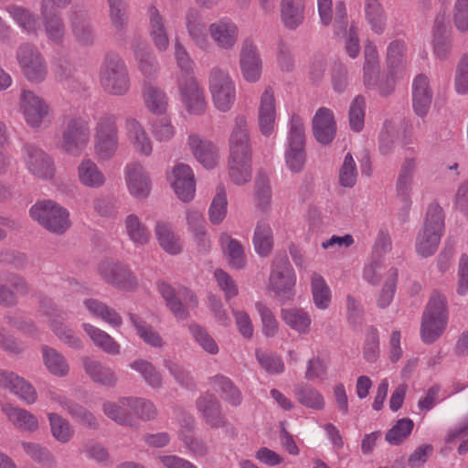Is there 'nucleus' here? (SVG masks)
Here are the masks:
<instances>
[{
    "mask_svg": "<svg viewBox=\"0 0 468 468\" xmlns=\"http://www.w3.org/2000/svg\"><path fill=\"white\" fill-rule=\"evenodd\" d=\"M229 176L237 185L251 178V146L248 120L243 115L235 118L229 137Z\"/></svg>",
    "mask_w": 468,
    "mask_h": 468,
    "instance_id": "f257e3e1",
    "label": "nucleus"
},
{
    "mask_svg": "<svg viewBox=\"0 0 468 468\" xmlns=\"http://www.w3.org/2000/svg\"><path fill=\"white\" fill-rule=\"evenodd\" d=\"M448 323L446 298L434 292L423 312L420 324V336L424 343L435 342L444 332Z\"/></svg>",
    "mask_w": 468,
    "mask_h": 468,
    "instance_id": "f03ea898",
    "label": "nucleus"
},
{
    "mask_svg": "<svg viewBox=\"0 0 468 468\" xmlns=\"http://www.w3.org/2000/svg\"><path fill=\"white\" fill-rule=\"evenodd\" d=\"M444 232V213L441 207H429L422 229L416 239V251L423 258L433 255Z\"/></svg>",
    "mask_w": 468,
    "mask_h": 468,
    "instance_id": "7ed1b4c3",
    "label": "nucleus"
},
{
    "mask_svg": "<svg viewBox=\"0 0 468 468\" xmlns=\"http://www.w3.org/2000/svg\"><path fill=\"white\" fill-rule=\"evenodd\" d=\"M100 81L103 90L116 96L124 95L131 82L124 60L117 54H108L100 70Z\"/></svg>",
    "mask_w": 468,
    "mask_h": 468,
    "instance_id": "20e7f679",
    "label": "nucleus"
},
{
    "mask_svg": "<svg viewBox=\"0 0 468 468\" xmlns=\"http://www.w3.org/2000/svg\"><path fill=\"white\" fill-rule=\"evenodd\" d=\"M90 139V129L86 119L80 116H67L62 122L61 149L73 157L80 156L87 148Z\"/></svg>",
    "mask_w": 468,
    "mask_h": 468,
    "instance_id": "39448f33",
    "label": "nucleus"
},
{
    "mask_svg": "<svg viewBox=\"0 0 468 468\" xmlns=\"http://www.w3.org/2000/svg\"><path fill=\"white\" fill-rule=\"evenodd\" d=\"M207 87L214 107L227 112L231 110L236 101V85L227 69L214 67L210 69Z\"/></svg>",
    "mask_w": 468,
    "mask_h": 468,
    "instance_id": "423d86ee",
    "label": "nucleus"
},
{
    "mask_svg": "<svg viewBox=\"0 0 468 468\" xmlns=\"http://www.w3.org/2000/svg\"><path fill=\"white\" fill-rule=\"evenodd\" d=\"M296 283L295 272L286 255L276 256L271 264L269 289L283 303L292 300Z\"/></svg>",
    "mask_w": 468,
    "mask_h": 468,
    "instance_id": "0eeeda50",
    "label": "nucleus"
},
{
    "mask_svg": "<svg viewBox=\"0 0 468 468\" xmlns=\"http://www.w3.org/2000/svg\"><path fill=\"white\" fill-rule=\"evenodd\" d=\"M176 87L179 101L188 114L205 113L207 106L205 91L194 74L176 76Z\"/></svg>",
    "mask_w": 468,
    "mask_h": 468,
    "instance_id": "6e6552de",
    "label": "nucleus"
},
{
    "mask_svg": "<svg viewBox=\"0 0 468 468\" xmlns=\"http://www.w3.org/2000/svg\"><path fill=\"white\" fill-rule=\"evenodd\" d=\"M16 59L26 79L34 83L45 80L48 65L40 50L34 45L23 44L16 52Z\"/></svg>",
    "mask_w": 468,
    "mask_h": 468,
    "instance_id": "1a4fd4ad",
    "label": "nucleus"
},
{
    "mask_svg": "<svg viewBox=\"0 0 468 468\" xmlns=\"http://www.w3.org/2000/svg\"><path fill=\"white\" fill-rule=\"evenodd\" d=\"M158 290L166 306L178 320L187 319L188 309L196 308L198 304L196 295L186 287L176 290L168 283L162 282L158 283Z\"/></svg>",
    "mask_w": 468,
    "mask_h": 468,
    "instance_id": "9d476101",
    "label": "nucleus"
},
{
    "mask_svg": "<svg viewBox=\"0 0 468 468\" xmlns=\"http://www.w3.org/2000/svg\"><path fill=\"white\" fill-rule=\"evenodd\" d=\"M20 108L26 122L32 128L46 127L51 122L52 112L49 105L31 90L22 91Z\"/></svg>",
    "mask_w": 468,
    "mask_h": 468,
    "instance_id": "9b49d317",
    "label": "nucleus"
},
{
    "mask_svg": "<svg viewBox=\"0 0 468 468\" xmlns=\"http://www.w3.org/2000/svg\"><path fill=\"white\" fill-rule=\"evenodd\" d=\"M42 307L44 308L45 314L48 317V325L57 338L72 349H82L84 343L81 338L63 322L67 314L52 304L45 306L42 303Z\"/></svg>",
    "mask_w": 468,
    "mask_h": 468,
    "instance_id": "f8f14e48",
    "label": "nucleus"
},
{
    "mask_svg": "<svg viewBox=\"0 0 468 468\" xmlns=\"http://www.w3.org/2000/svg\"><path fill=\"white\" fill-rule=\"evenodd\" d=\"M167 180L177 197L184 203L190 202L196 193V178L190 165L176 163L167 173Z\"/></svg>",
    "mask_w": 468,
    "mask_h": 468,
    "instance_id": "ddd939ff",
    "label": "nucleus"
},
{
    "mask_svg": "<svg viewBox=\"0 0 468 468\" xmlns=\"http://www.w3.org/2000/svg\"><path fill=\"white\" fill-rule=\"evenodd\" d=\"M124 179L128 192L138 201H144L152 190V180L139 161H132L124 167Z\"/></svg>",
    "mask_w": 468,
    "mask_h": 468,
    "instance_id": "4468645a",
    "label": "nucleus"
},
{
    "mask_svg": "<svg viewBox=\"0 0 468 468\" xmlns=\"http://www.w3.org/2000/svg\"><path fill=\"white\" fill-rule=\"evenodd\" d=\"M257 122L259 130L264 137L269 138L275 135L277 128V103L274 91L271 87L265 88L260 97Z\"/></svg>",
    "mask_w": 468,
    "mask_h": 468,
    "instance_id": "2eb2a0df",
    "label": "nucleus"
},
{
    "mask_svg": "<svg viewBox=\"0 0 468 468\" xmlns=\"http://www.w3.org/2000/svg\"><path fill=\"white\" fill-rule=\"evenodd\" d=\"M30 217L48 230L61 234L70 225L69 212L64 207H31Z\"/></svg>",
    "mask_w": 468,
    "mask_h": 468,
    "instance_id": "dca6fc26",
    "label": "nucleus"
},
{
    "mask_svg": "<svg viewBox=\"0 0 468 468\" xmlns=\"http://www.w3.org/2000/svg\"><path fill=\"white\" fill-rule=\"evenodd\" d=\"M24 162L28 172L38 178L51 179L55 175L56 168L52 158L33 144L24 147Z\"/></svg>",
    "mask_w": 468,
    "mask_h": 468,
    "instance_id": "f3484780",
    "label": "nucleus"
},
{
    "mask_svg": "<svg viewBox=\"0 0 468 468\" xmlns=\"http://www.w3.org/2000/svg\"><path fill=\"white\" fill-rule=\"evenodd\" d=\"M239 66L243 79L250 83L258 82L261 77L263 62L256 44L251 39L242 43Z\"/></svg>",
    "mask_w": 468,
    "mask_h": 468,
    "instance_id": "a211bd4d",
    "label": "nucleus"
},
{
    "mask_svg": "<svg viewBox=\"0 0 468 468\" xmlns=\"http://www.w3.org/2000/svg\"><path fill=\"white\" fill-rule=\"evenodd\" d=\"M124 131L126 139L135 154L143 157L152 155L154 144L142 122L133 117L127 118Z\"/></svg>",
    "mask_w": 468,
    "mask_h": 468,
    "instance_id": "6ab92c4d",
    "label": "nucleus"
},
{
    "mask_svg": "<svg viewBox=\"0 0 468 468\" xmlns=\"http://www.w3.org/2000/svg\"><path fill=\"white\" fill-rule=\"evenodd\" d=\"M98 271L106 282L120 288L130 290L137 284L131 271L120 262L104 260L100 263Z\"/></svg>",
    "mask_w": 468,
    "mask_h": 468,
    "instance_id": "aec40b11",
    "label": "nucleus"
},
{
    "mask_svg": "<svg viewBox=\"0 0 468 468\" xmlns=\"http://www.w3.org/2000/svg\"><path fill=\"white\" fill-rule=\"evenodd\" d=\"M0 387L7 388L26 404H33L37 399L35 388L13 372L0 369Z\"/></svg>",
    "mask_w": 468,
    "mask_h": 468,
    "instance_id": "412c9836",
    "label": "nucleus"
},
{
    "mask_svg": "<svg viewBox=\"0 0 468 468\" xmlns=\"http://www.w3.org/2000/svg\"><path fill=\"white\" fill-rule=\"evenodd\" d=\"M313 133L318 143L330 144L336 133V122L332 110L321 107L313 117Z\"/></svg>",
    "mask_w": 468,
    "mask_h": 468,
    "instance_id": "4be33fe9",
    "label": "nucleus"
},
{
    "mask_svg": "<svg viewBox=\"0 0 468 468\" xmlns=\"http://www.w3.org/2000/svg\"><path fill=\"white\" fill-rule=\"evenodd\" d=\"M196 404L205 422L211 428H228L229 426L227 418L222 413L219 401L213 394L201 395Z\"/></svg>",
    "mask_w": 468,
    "mask_h": 468,
    "instance_id": "5701e85b",
    "label": "nucleus"
},
{
    "mask_svg": "<svg viewBox=\"0 0 468 468\" xmlns=\"http://www.w3.org/2000/svg\"><path fill=\"white\" fill-rule=\"evenodd\" d=\"M50 399L53 402L58 403L62 409L66 410L68 414L76 422L88 429H97L98 421L96 417L82 405L55 392L50 393Z\"/></svg>",
    "mask_w": 468,
    "mask_h": 468,
    "instance_id": "b1692460",
    "label": "nucleus"
},
{
    "mask_svg": "<svg viewBox=\"0 0 468 468\" xmlns=\"http://www.w3.org/2000/svg\"><path fill=\"white\" fill-rule=\"evenodd\" d=\"M208 31L216 45L223 49H231L238 41L239 28L229 18L223 17L211 23Z\"/></svg>",
    "mask_w": 468,
    "mask_h": 468,
    "instance_id": "393cba45",
    "label": "nucleus"
},
{
    "mask_svg": "<svg viewBox=\"0 0 468 468\" xmlns=\"http://www.w3.org/2000/svg\"><path fill=\"white\" fill-rule=\"evenodd\" d=\"M187 144L195 158L206 168H213L218 161L217 147L197 134H190Z\"/></svg>",
    "mask_w": 468,
    "mask_h": 468,
    "instance_id": "a878e982",
    "label": "nucleus"
},
{
    "mask_svg": "<svg viewBox=\"0 0 468 468\" xmlns=\"http://www.w3.org/2000/svg\"><path fill=\"white\" fill-rule=\"evenodd\" d=\"M186 27L190 40L197 48L202 50H207L211 48L206 24L197 10L190 9L187 11Z\"/></svg>",
    "mask_w": 468,
    "mask_h": 468,
    "instance_id": "bb28decb",
    "label": "nucleus"
},
{
    "mask_svg": "<svg viewBox=\"0 0 468 468\" xmlns=\"http://www.w3.org/2000/svg\"><path fill=\"white\" fill-rule=\"evenodd\" d=\"M432 100V91L427 76L420 74L415 77L412 83V105L417 115L425 116L430 109Z\"/></svg>",
    "mask_w": 468,
    "mask_h": 468,
    "instance_id": "cd10ccee",
    "label": "nucleus"
},
{
    "mask_svg": "<svg viewBox=\"0 0 468 468\" xmlns=\"http://www.w3.org/2000/svg\"><path fill=\"white\" fill-rule=\"evenodd\" d=\"M448 17L443 14L437 16L433 27V53L441 60L446 59L451 54L452 41L448 35Z\"/></svg>",
    "mask_w": 468,
    "mask_h": 468,
    "instance_id": "c85d7f7f",
    "label": "nucleus"
},
{
    "mask_svg": "<svg viewBox=\"0 0 468 468\" xmlns=\"http://www.w3.org/2000/svg\"><path fill=\"white\" fill-rule=\"evenodd\" d=\"M148 32L154 46L159 51L168 48L169 39L165 20L155 6H150L147 10Z\"/></svg>",
    "mask_w": 468,
    "mask_h": 468,
    "instance_id": "c756f323",
    "label": "nucleus"
},
{
    "mask_svg": "<svg viewBox=\"0 0 468 468\" xmlns=\"http://www.w3.org/2000/svg\"><path fill=\"white\" fill-rule=\"evenodd\" d=\"M2 410L8 420L20 431L35 432L39 428L38 419L25 409L5 404Z\"/></svg>",
    "mask_w": 468,
    "mask_h": 468,
    "instance_id": "7c9ffc66",
    "label": "nucleus"
},
{
    "mask_svg": "<svg viewBox=\"0 0 468 468\" xmlns=\"http://www.w3.org/2000/svg\"><path fill=\"white\" fill-rule=\"evenodd\" d=\"M85 373L96 383L106 387H113L117 382L115 372L106 365L88 356L82 358Z\"/></svg>",
    "mask_w": 468,
    "mask_h": 468,
    "instance_id": "2f4dec72",
    "label": "nucleus"
},
{
    "mask_svg": "<svg viewBox=\"0 0 468 468\" xmlns=\"http://www.w3.org/2000/svg\"><path fill=\"white\" fill-rule=\"evenodd\" d=\"M79 182L90 188H99L105 184L106 177L97 164L90 158L81 160L77 167Z\"/></svg>",
    "mask_w": 468,
    "mask_h": 468,
    "instance_id": "473e14b6",
    "label": "nucleus"
},
{
    "mask_svg": "<svg viewBox=\"0 0 468 468\" xmlns=\"http://www.w3.org/2000/svg\"><path fill=\"white\" fill-rule=\"evenodd\" d=\"M143 100L145 108L153 114H165L168 108V97L165 90L152 83H144Z\"/></svg>",
    "mask_w": 468,
    "mask_h": 468,
    "instance_id": "72a5a7b5",
    "label": "nucleus"
},
{
    "mask_svg": "<svg viewBox=\"0 0 468 468\" xmlns=\"http://www.w3.org/2000/svg\"><path fill=\"white\" fill-rule=\"evenodd\" d=\"M406 43L403 40H393L387 47L386 62L392 77L394 78L401 74L406 65Z\"/></svg>",
    "mask_w": 468,
    "mask_h": 468,
    "instance_id": "f704fd0d",
    "label": "nucleus"
},
{
    "mask_svg": "<svg viewBox=\"0 0 468 468\" xmlns=\"http://www.w3.org/2000/svg\"><path fill=\"white\" fill-rule=\"evenodd\" d=\"M45 4L40 7V13L43 20L46 36L53 44H60L65 36L64 23L56 11L49 10Z\"/></svg>",
    "mask_w": 468,
    "mask_h": 468,
    "instance_id": "c9c22d12",
    "label": "nucleus"
},
{
    "mask_svg": "<svg viewBox=\"0 0 468 468\" xmlns=\"http://www.w3.org/2000/svg\"><path fill=\"white\" fill-rule=\"evenodd\" d=\"M154 232L160 247L166 253L177 255L181 252L183 248L181 239L174 232L169 223L162 220L157 221Z\"/></svg>",
    "mask_w": 468,
    "mask_h": 468,
    "instance_id": "e433bc0d",
    "label": "nucleus"
},
{
    "mask_svg": "<svg viewBox=\"0 0 468 468\" xmlns=\"http://www.w3.org/2000/svg\"><path fill=\"white\" fill-rule=\"evenodd\" d=\"M364 84L367 88L377 86L379 77V59L376 45L368 41L364 49Z\"/></svg>",
    "mask_w": 468,
    "mask_h": 468,
    "instance_id": "4c0bfd02",
    "label": "nucleus"
},
{
    "mask_svg": "<svg viewBox=\"0 0 468 468\" xmlns=\"http://www.w3.org/2000/svg\"><path fill=\"white\" fill-rule=\"evenodd\" d=\"M81 327L90 336L93 344L106 354L117 356L121 353V346L119 343L105 331L89 323H83Z\"/></svg>",
    "mask_w": 468,
    "mask_h": 468,
    "instance_id": "58836bf2",
    "label": "nucleus"
},
{
    "mask_svg": "<svg viewBox=\"0 0 468 468\" xmlns=\"http://www.w3.org/2000/svg\"><path fill=\"white\" fill-rule=\"evenodd\" d=\"M83 305L91 316L101 319L112 327H119L122 324L121 315L113 308L98 299H85Z\"/></svg>",
    "mask_w": 468,
    "mask_h": 468,
    "instance_id": "ea45409f",
    "label": "nucleus"
},
{
    "mask_svg": "<svg viewBox=\"0 0 468 468\" xmlns=\"http://www.w3.org/2000/svg\"><path fill=\"white\" fill-rule=\"evenodd\" d=\"M281 317L291 329L300 335H306L310 331L312 318L307 311L303 308L282 309Z\"/></svg>",
    "mask_w": 468,
    "mask_h": 468,
    "instance_id": "a19ab883",
    "label": "nucleus"
},
{
    "mask_svg": "<svg viewBox=\"0 0 468 468\" xmlns=\"http://www.w3.org/2000/svg\"><path fill=\"white\" fill-rule=\"evenodd\" d=\"M281 16L285 27L297 28L304 19L303 0H282Z\"/></svg>",
    "mask_w": 468,
    "mask_h": 468,
    "instance_id": "79ce46f5",
    "label": "nucleus"
},
{
    "mask_svg": "<svg viewBox=\"0 0 468 468\" xmlns=\"http://www.w3.org/2000/svg\"><path fill=\"white\" fill-rule=\"evenodd\" d=\"M137 68L146 79H154L158 74L156 58L146 44H140L133 48Z\"/></svg>",
    "mask_w": 468,
    "mask_h": 468,
    "instance_id": "37998d69",
    "label": "nucleus"
},
{
    "mask_svg": "<svg viewBox=\"0 0 468 468\" xmlns=\"http://www.w3.org/2000/svg\"><path fill=\"white\" fill-rule=\"evenodd\" d=\"M127 405H130L133 417V426H138V420H150L155 418L157 411L154 403L144 398L139 397H127L124 400Z\"/></svg>",
    "mask_w": 468,
    "mask_h": 468,
    "instance_id": "c03bdc74",
    "label": "nucleus"
},
{
    "mask_svg": "<svg viewBox=\"0 0 468 468\" xmlns=\"http://www.w3.org/2000/svg\"><path fill=\"white\" fill-rule=\"evenodd\" d=\"M129 367L140 374L144 382L154 389H159L163 386L161 372L148 360L137 358L132 361Z\"/></svg>",
    "mask_w": 468,
    "mask_h": 468,
    "instance_id": "a18cd8bd",
    "label": "nucleus"
},
{
    "mask_svg": "<svg viewBox=\"0 0 468 468\" xmlns=\"http://www.w3.org/2000/svg\"><path fill=\"white\" fill-rule=\"evenodd\" d=\"M41 350L44 364L52 375L65 377L69 374V366L60 352L48 346H43Z\"/></svg>",
    "mask_w": 468,
    "mask_h": 468,
    "instance_id": "49530a36",
    "label": "nucleus"
},
{
    "mask_svg": "<svg viewBox=\"0 0 468 468\" xmlns=\"http://www.w3.org/2000/svg\"><path fill=\"white\" fill-rule=\"evenodd\" d=\"M127 397L118 399L116 402L107 401L103 403L102 410L104 414L120 425L133 426V417L130 405H127L124 400Z\"/></svg>",
    "mask_w": 468,
    "mask_h": 468,
    "instance_id": "de8ad7c7",
    "label": "nucleus"
},
{
    "mask_svg": "<svg viewBox=\"0 0 468 468\" xmlns=\"http://www.w3.org/2000/svg\"><path fill=\"white\" fill-rule=\"evenodd\" d=\"M311 292L316 308L325 310L329 307L332 299L331 289L319 273L314 272L311 276Z\"/></svg>",
    "mask_w": 468,
    "mask_h": 468,
    "instance_id": "09e8293b",
    "label": "nucleus"
},
{
    "mask_svg": "<svg viewBox=\"0 0 468 468\" xmlns=\"http://www.w3.org/2000/svg\"><path fill=\"white\" fill-rule=\"evenodd\" d=\"M222 245L227 244L224 252L231 268L236 270L243 269L246 265V256L239 241L231 239L224 233L220 237Z\"/></svg>",
    "mask_w": 468,
    "mask_h": 468,
    "instance_id": "8fccbe9b",
    "label": "nucleus"
},
{
    "mask_svg": "<svg viewBox=\"0 0 468 468\" xmlns=\"http://www.w3.org/2000/svg\"><path fill=\"white\" fill-rule=\"evenodd\" d=\"M253 244L255 251L261 257L268 256L273 247L272 230L266 221L258 222L254 236Z\"/></svg>",
    "mask_w": 468,
    "mask_h": 468,
    "instance_id": "3c124183",
    "label": "nucleus"
},
{
    "mask_svg": "<svg viewBox=\"0 0 468 468\" xmlns=\"http://www.w3.org/2000/svg\"><path fill=\"white\" fill-rule=\"evenodd\" d=\"M211 383L221 397L232 406H239L242 401L240 390L230 378L223 375H217L211 378Z\"/></svg>",
    "mask_w": 468,
    "mask_h": 468,
    "instance_id": "603ef678",
    "label": "nucleus"
},
{
    "mask_svg": "<svg viewBox=\"0 0 468 468\" xmlns=\"http://www.w3.org/2000/svg\"><path fill=\"white\" fill-rule=\"evenodd\" d=\"M52 437L60 443L69 442L74 436V429L68 420L58 413L48 414Z\"/></svg>",
    "mask_w": 468,
    "mask_h": 468,
    "instance_id": "864d4df0",
    "label": "nucleus"
},
{
    "mask_svg": "<svg viewBox=\"0 0 468 468\" xmlns=\"http://www.w3.org/2000/svg\"><path fill=\"white\" fill-rule=\"evenodd\" d=\"M129 318L138 335L144 343L154 348L163 347L164 341L161 335L150 324L134 314H129Z\"/></svg>",
    "mask_w": 468,
    "mask_h": 468,
    "instance_id": "5fc2aeb1",
    "label": "nucleus"
},
{
    "mask_svg": "<svg viewBox=\"0 0 468 468\" xmlns=\"http://www.w3.org/2000/svg\"><path fill=\"white\" fill-rule=\"evenodd\" d=\"M7 12L24 31L36 33L39 29L40 24L37 16L29 10L19 5H10L7 7Z\"/></svg>",
    "mask_w": 468,
    "mask_h": 468,
    "instance_id": "6e6d98bb",
    "label": "nucleus"
},
{
    "mask_svg": "<svg viewBox=\"0 0 468 468\" xmlns=\"http://www.w3.org/2000/svg\"><path fill=\"white\" fill-rule=\"evenodd\" d=\"M294 395L299 403L314 410H323L324 399L323 395L314 388L306 384H298L294 388Z\"/></svg>",
    "mask_w": 468,
    "mask_h": 468,
    "instance_id": "4d7b16f0",
    "label": "nucleus"
},
{
    "mask_svg": "<svg viewBox=\"0 0 468 468\" xmlns=\"http://www.w3.org/2000/svg\"><path fill=\"white\" fill-rule=\"evenodd\" d=\"M125 229L129 239L137 246L145 245L150 240L151 232L135 215L126 217Z\"/></svg>",
    "mask_w": 468,
    "mask_h": 468,
    "instance_id": "13d9d810",
    "label": "nucleus"
},
{
    "mask_svg": "<svg viewBox=\"0 0 468 468\" xmlns=\"http://www.w3.org/2000/svg\"><path fill=\"white\" fill-rule=\"evenodd\" d=\"M25 452L35 462L49 468L57 466V459L45 446L37 442L23 441L21 443Z\"/></svg>",
    "mask_w": 468,
    "mask_h": 468,
    "instance_id": "bf43d9fd",
    "label": "nucleus"
},
{
    "mask_svg": "<svg viewBox=\"0 0 468 468\" xmlns=\"http://www.w3.org/2000/svg\"><path fill=\"white\" fill-rule=\"evenodd\" d=\"M285 146H305V128L303 119L298 114L290 115Z\"/></svg>",
    "mask_w": 468,
    "mask_h": 468,
    "instance_id": "052dcab7",
    "label": "nucleus"
},
{
    "mask_svg": "<svg viewBox=\"0 0 468 468\" xmlns=\"http://www.w3.org/2000/svg\"><path fill=\"white\" fill-rule=\"evenodd\" d=\"M93 131L94 137H119L117 116L110 112L98 115Z\"/></svg>",
    "mask_w": 468,
    "mask_h": 468,
    "instance_id": "680f3d73",
    "label": "nucleus"
},
{
    "mask_svg": "<svg viewBox=\"0 0 468 468\" xmlns=\"http://www.w3.org/2000/svg\"><path fill=\"white\" fill-rule=\"evenodd\" d=\"M365 12L372 31L378 35L382 34L385 30L386 18L378 0H366Z\"/></svg>",
    "mask_w": 468,
    "mask_h": 468,
    "instance_id": "e2e57ef3",
    "label": "nucleus"
},
{
    "mask_svg": "<svg viewBox=\"0 0 468 468\" xmlns=\"http://www.w3.org/2000/svg\"><path fill=\"white\" fill-rule=\"evenodd\" d=\"M162 115V117L156 118L153 121L151 124V131L157 142L167 143L175 137L176 128L170 116L165 114Z\"/></svg>",
    "mask_w": 468,
    "mask_h": 468,
    "instance_id": "0e129e2a",
    "label": "nucleus"
},
{
    "mask_svg": "<svg viewBox=\"0 0 468 468\" xmlns=\"http://www.w3.org/2000/svg\"><path fill=\"white\" fill-rule=\"evenodd\" d=\"M188 330L194 340L204 351L210 355H217L219 352L217 342L206 328L196 323H191L188 324Z\"/></svg>",
    "mask_w": 468,
    "mask_h": 468,
    "instance_id": "69168bd1",
    "label": "nucleus"
},
{
    "mask_svg": "<svg viewBox=\"0 0 468 468\" xmlns=\"http://www.w3.org/2000/svg\"><path fill=\"white\" fill-rule=\"evenodd\" d=\"M256 360L268 374L280 375L284 372L285 367L282 357L274 353L256 349Z\"/></svg>",
    "mask_w": 468,
    "mask_h": 468,
    "instance_id": "338daca9",
    "label": "nucleus"
},
{
    "mask_svg": "<svg viewBox=\"0 0 468 468\" xmlns=\"http://www.w3.org/2000/svg\"><path fill=\"white\" fill-rule=\"evenodd\" d=\"M414 422L409 418L399 420L396 424L386 433V441L391 445H399L411 433Z\"/></svg>",
    "mask_w": 468,
    "mask_h": 468,
    "instance_id": "774afa93",
    "label": "nucleus"
}]
</instances>
